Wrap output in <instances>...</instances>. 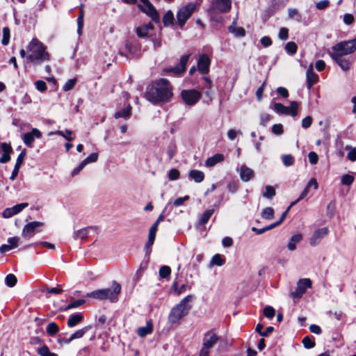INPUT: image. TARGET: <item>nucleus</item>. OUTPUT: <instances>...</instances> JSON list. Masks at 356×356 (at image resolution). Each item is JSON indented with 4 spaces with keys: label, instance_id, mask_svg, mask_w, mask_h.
Segmentation results:
<instances>
[{
    "label": "nucleus",
    "instance_id": "obj_1",
    "mask_svg": "<svg viewBox=\"0 0 356 356\" xmlns=\"http://www.w3.org/2000/svg\"><path fill=\"white\" fill-rule=\"evenodd\" d=\"M172 96V86L164 78L152 81L147 86L145 92V98L153 104L169 102Z\"/></svg>",
    "mask_w": 356,
    "mask_h": 356
},
{
    "label": "nucleus",
    "instance_id": "obj_2",
    "mask_svg": "<svg viewBox=\"0 0 356 356\" xmlns=\"http://www.w3.org/2000/svg\"><path fill=\"white\" fill-rule=\"evenodd\" d=\"M46 46L37 38H33L27 47L29 54L26 63H31L34 66L40 65L44 61L50 60V55L46 50Z\"/></svg>",
    "mask_w": 356,
    "mask_h": 356
},
{
    "label": "nucleus",
    "instance_id": "obj_3",
    "mask_svg": "<svg viewBox=\"0 0 356 356\" xmlns=\"http://www.w3.org/2000/svg\"><path fill=\"white\" fill-rule=\"evenodd\" d=\"M193 298V295H188L184 298L179 303L174 306L168 316V323L171 325L179 324L180 320L188 315L192 306L189 305V302Z\"/></svg>",
    "mask_w": 356,
    "mask_h": 356
},
{
    "label": "nucleus",
    "instance_id": "obj_4",
    "mask_svg": "<svg viewBox=\"0 0 356 356\" xmlns=\"http://www.w3.org/2000/svg\"><path fill=\"white\" fill-rule=\"evenodd\" d=\"M121 293V285L113 280L112 282L111 289L105 288L97 289L88 293L86 297L92 298L99 300H108L111 302H117L119 300L118 296Z\"/></svg>",
    "mask_w": 356,
    "mask_h": 356
},
{
    "label": "nucleus",
    "instance_id": "obj_5",
    "mask_svg": "<svg viewBox=\"0 0 356 356\" xmlns=\"http://www.w3.org/2000/svg\"><path fill=\"white\" fill-rule=\"evenodd\" d=\"M331 49L328 53H337L342 56L351 54L356 51V37L352 40L341 41L332 46Z\"/></svg>",
    "mask_w": 356,
    "mask_h": 356
},
{
    "label": "nucleus",
    "instance_id": "obj_6",
    "mask_svg": "<svg viewBox=\"0 0 356 356\" xmlns=\"http://www.w3.org/2000/svg\"><path fill=\"white\" fill-rule=\"evenodd\" d=\"M270 108L279 115H290L292 117L298 115V103L296 101L290 102V107H287L281 103L271 102Z\"/></svg>",
    "mask_w": 356,
    "mask_h": 356
},
{
    "label": "nucleus",
    "instance_id": "obj_7",
    "mask_svg": "<svg viewBox=\"0 0 356 356\" xmlns=\"http://www.w3.org/2000/svg\"><path fill=\"white\" fill-rule=\"evenodd\" d=\"M141 45L138 41H127L124 45V51H119V54L127 59L138 58L140 56Z\"/></svg>",
    "mask_w": 356,
    "mask_h": 356
},
{
    "label": "nucleus",
    "instance_id": "obj_8",
    "mask_svg": "<svg viewBox=\"0 0 356 356\" xmlns=\"http://www.w3.org/2000/svg\"><path fill=\"white\" fill-rule=\"evenodd\" d=\"M195 9L196 5L194 3H188L178 10L177 13V23L181 28L185 25Z\"/></svg>",
    "mask_w": 356,
    "mask_h": 356
},
{
    "label": "nucleus",
    "instance_id": "obj_9",
    "mask_svg": "<svg viewBox=\"0 0 356 356\" xmlns=\"http://www.w3.org/2000/svg\"><path fill=\"white\" fill-rule=\"evenodd\" d=\"M140 2L141 4L138 5L139 10L149 17L154 23H159V14L149 0H140Z\"/></svg>",
    "mask_w": 356,
    "mask_h": 356
},
{
    "label": "nucleus",
    "instance_id": "obj_10",
    "mask_svg": "<svg viewBox=\"0 0 356 356\" xmlns=\"http://www.w3.org/2000/svg\"><path fill=\"white\" fill-rule=\"evenodd\" d=\"M191 54L183 55L180 57L179 63L174 67H166L163 70L165 73H172L176 76H180L186 70V65Z\"/></svg>",
    "mask_w": 356,
    "mask_h": 356
},
{
    "label": "nucleus",
    "instance_id": "obj_11",
    "mask_svg": "<svg viewBox=\"0 0 356 356\" xmlns=\"http://www.w3.org/2000/svg\"><path fill=\"white\" fill-rule=\"evenodd\" d=\"M181 98L187 106H194L202 97L200 92L195 90H183L180 93Z\"/></svg>",
    "mask_w": 356,
    "mask_h": 356
},
{
    "label": "nucleus",
    "instance_id": "obj_12",
    "mask_svg": "<svg viewBox=\"0 0 356 356\" xmlns=\"http://www.w3.org/2000/svg\"><path fill=\"white\" fill-rule=\"evenodd\" d=\"M231 0H212L209 11L211 14L215 12L227 13L231 9Z\"/></svg>",
    "mask_w": 356,
    "mask_h": 356
},
{
    "label": "nucleus",
    "instance_id": "obj_13",
    "mask_svg": "<svg viewBox=\"0 0 356 356\" xmlns=\"http://www.w3.org/2000/svg\"><path fill=\"white\" fill-rule=\"evenodd\" d=\"M332 59L337 63L341 69L345 72L348 71L352 65V62L342 56H339L337 53H328Z\"/></svg>",
    "mask_w": 356,
    "mask_h": 356
},
{
    "label": "nucleus",
    "instance_id": "obj_14",
    "mask_svg": "<svg viewBox=\"0 0 356 356\" xmlns=\"http://www.w3.org/2000/svg\"><path fill=\"white\" fill-rule=\"evenodd\" d=\"M41 137L42 132L39 129L33 128L30 132L24 134L22 140L27 147L32 148L33 147L35 138H40Z\"/></svg>",
    "mask_w": 356,
    "mask_h": 356
},
{
    "label": "nucleus",
    "instance_id": "obj_15",
    "mask_svg": "<svg viewBox=\"0 0 356 356\" xmlns=\"http://www.w3.org/2000/svg\"><path fill=\"white\" fill-rule=\"evenodd\" d=\"M218 340L219 337L215 333L213 330H211L204 334L202 346L206 348L211 349Z\"/></svg>",
    "mask_w": 356,
    "mask_h": 356
},
{
    "label": "nucleus",
    "instance_id": "obj_16",
    "mask_svg": "<svg viewBox=\"0 0 356 356\" xmlns=\"http://www.w3.org/2000/svg\"><path fill=\"white\" fill-rule=\"evenodd\" d=\"M328 233L329 229L327 227H323L315 230L310 238L309 244L313 247L316 246Z\"/></svg>",
    "mask_w": 356,
    "mask_h": 356
},
{
    "label": "nucleus",
    "instance_id": "obj_17",
    "mask_svg": "<svg viewBox=\"0 0 356 356\" xmlns=\"http://www.w3.org/2000/svg\"><path fill=\"white\" fill-rule=\"evenodd\" d=\"M197 70L202 74H205L209 73V67L211 65V60L206 54H202L197 60Z\"/></svg>",
    "mask_w": 356,
    "mask_h": 356
},
{
    "label": "nucleus",
    "instance_id": "obj_18",
    "mask_svg": "<svg viewBox=\"0 0 356 356\" xmlns=\"http://www.w3.org/2000/svg\"><path fill=\"white\" fill-rule=\"evenodd\" d=\"M312 186L314 187V190H316L318 188V183H317L316 179H314V178H312L309 181V182L307 183V184L306 185V186L305 187V188L303 189V191L300 193L299 197L296 200L292 202L291 203V206H294L298 202H300V200H303L307 195V194L309 193V188Z\"/></svg>",
    "mask_w": 356,
    "mask_h": 356
},
{
    "label": "nucleus",
    "instance_id": "obj_19",
    "mask_svg": "<svg viewBox=\"0 0 356 356\" xmlns=\"http://www.w3.org/2000/svg\"><path fill=\"white\" fill-rule=\"evenodd\" d=\"M307 88L310 90L314 84L318 81V76L314 72L312 65H310L306 72Z\"/></svg>",
    "mask_w": 356,
    "mask_h": 356
},
{
    "label": "nucleus",
    "instance_id": "obj_20",
    "mask_svg": "<svg viewBox=\"0 0 356 356\" xmlns=\"http://www.w3.org/2000/svg\"><path fill=\"white\" fill-rule=\"evenodd\" d=\"M44 224L42 222L33 221L26 224L22 230V236L24 237L32 236L36 230V228L42 226Z\"/></svg>",
    "mask_w": 356,
    "mask_h": 356
},
{
    "label": "nucleus",
    "instance_id": "obj_21",
    "mask_svg": "<svg viewBox=\"0 0 356 356\" xmlns=\"http://www.w3.org/2000/svg\"><path fill=\"white\" fill-rule=\"evenodd\" d=\"M26 149H24L20 154L18 155L15 165L14 166V169L13 170V172L11 173V175L10 177V179L11 180H15L19 173V170L20 168L21 165L23 163V161L24 159V157L26 156Z\"/></svg>",
    "mask_w": 356,
    "mask_h": 356
},
{
    "label": "nucleus",
    "instance_id": "obj_22",
    "mask_svg": "<svg viewBox=\"0 0 356 356\" xmlns=\"http://www.w3.org/2000/svg\"><path fill=\"white\" fill-rule=\"evenodd\" d=\"M238 172H239L241 180L245 182L249 181L254 176V171L245 165H242L241 168L238 169Z\"/></svg>",
    "mask_w": 356,
    "mask_h": 356
},
{
    "label": "nucleus",
    "instance_id": "obj_23",
    "mask_svg": "<svg viewBox=\"0 0 356 356\" xmlns=\"http://www.w3.org/2000/svg\"><path fill=\"white\" fill-rule=\"evenodd\" d=\"M154 29V26L151 22L143 24L136 28V35L138 37L140 38H144L145 37L149 36V33L150 31Z\"/></svg>",
    "mask_w": 356,
    "mask_h": 356
},
{
    "label": "nucleus",
    "instance_id": "obj_24",
    "mask_svg": "<svg viewBox=\"0 0 356 356\" xmlns=\"http://www.w3.org/2000/svg\"><path fill=\"white\" fill-rule=\"evenodd\" d=\"M83 319V315L81 313H74L70 315L67 325L69 327H73L80 323Z\"/></svg>",
    "mask_w": 356,
    "mask_h": 356
},
{
    "label": "nucleus",
    "instance_id": "obj_25",
    "mask_svg": "<svg viewBox=\"0 0 356 356\" xmlns=\"http://www.w3.org/2000/svg\"><path fill=\"white\" fill-rule=\"evenodd\" d=\"M225 160V156L222 154H216L213 156L209 157L206 161L205 165L207 167H213L217 163H220Z\"/></svg>",
    "mask_w": 356,
    "mask_h": 356
},
{
    "label": "nucleus",
    "instance_id": "obj_26",
    "mask_svg": "<svg viewBox=\"0 0 356 356\" xmlns=\"http://www.w3.org/2000/svg\"><path fill=\"white\" fill-rule=\"evenodd\" d=\"M297 286L298 288V291L305 293L307 289L312 288V280L309 278L300 279L297 282Z\"/></svg>",
    "mask_w": 356,
    "mask_h": 356
},
{
    "label": "nucleus",
    "instance_id": "obj_27",
    "mask_svg": "<svg viewBox=\"0 0 356 356\" xmlns=\"http://www.w3.org/2000/svg\"><path fill=\"white\" fill-rule=\"evenodd\" d=\"M302 239L301 234H296L293 235L289 240L287 248L289 250L293 251L296 249L297 243H300Z\"/></svg>",
    "mask_w": 356,
    "mask_h": 356
},
{
    "label": "nucleus",
    "instance_id": "obj_28",
    "mask_svg": "<svg viewBox=\"0 0 356 356\" xmlns=\"http://www.w3.org/2000/svg\"><path fill=\"white\" fill-rule=\"evenodd\" d=\"M228 30L236 37H243L245 35V31L243 27H236V20L228 27Z\"/></svg>",
    "mask_w": 356,
    "mask_h": 356
},
{
    "label": "nucleus",
    "instance_id": "obj_29",
    "mask_svg": "<svg viewBox=\"0 0 356 356\" xmlns=\"http://www.w3.org/2000/svg\"><path fill=\"white\" fill-rule=\"evenodd\" d=\"M188 177L196 183H200L204 179V173L198 170H191L188 173Z\"/></svg>",
    "mask_w": 356,
    "mask_h": 356
},
{
    "label": "nucleus",
    "instance_id": "obj_30",
    "mask_svg": "<svg viewBox=\"0 0 356 356\" xmlns=\"http://www.w3.org/2000/svg\"><path fill=\"white\" fill-rule=\"evenodd\" d=\"M153 331V325L151 322H147V325L143 327H140L137 330V334L140 337H145Z\"/></svg>",
    "mask_w": 356,
    "mask_h": 356
},
{
    "label": "nucleus",
    "instance_id": "obj_31",
    "mask_svg": "<svg viewBox=\"0 0 356 356\" xmlns=\"http://www.w3.org/2000/svg\"><path fill=\"white\" fill-rule=\"evenodd\" d=\"M131 113V106L128 105L126 108H124L118 112H116L114 115L115 119L118 118H124L127 119L130 117Z\"/></svg>",
    "mask_w": 356,
    "mask_h": 356
},
{
    "label": "nucleus",
    "instance_id": "obj_32",
    "mask_svg": "<svg viewBox=\"0 0 356 356\" xmlns=\"http://www.w3.org/2000/svg\"><path fill=\"white\" fill-rule=\"evenodd\" d=\"M225 257L220 254H214L210 261L211 266H222L225 264Z\"/></svg>",
    "mask_w": 356,
    "mask_h": 356
},
{
    "label": "nucleus",
    "instance_id": "obj_33",
    "mask_svg": "<svg viewBox=\"0 0 356 356\" xmlns=\"http://www.w3.org/2000/svg\"><path fill=\"white\" fill-rule=\"evenodd\" d=\"M88 229L89 227H83L77 231H75L73 234V238L74 240L81 239L84 240L87 238L88 236Z\"/></svg>",
    "mask_w": 356,
    "mask_h": 356
},
{
    "label": "nucleus",
    "instance_id": "obj_34",
    "mask_svg": "<svg viewBox=\"0 0 356 356\" xmlns=\"http://www.w3.org/2000/svg\"><path fill=\"white\" fill-rule=\"evenodd\" d=\"M175 21L174 14L171 10H168L163 17V23L164 26L173 25Z\"/></svg>",
    "mask_w": 356,
    "mask_h": 356
},
{
    "label": "nucleus",
    "instance_id": "obj_35",
    "mask_svg": "<svg viewBox=\"0 0 356 356\" xmlns=\"http://www.w3.org/2000/svg\"><path fill=\"white\" fill-rule=\"evenodd\" d=\"M214 212V209H207L204 211L202 216L199 220V223L200 225H204L210 219L211 216L213 215Z\"/></svg>",
    "mask_w": 356,
    "mask_h": 356
},
{
    "label": "nucleus",
    "instance_id": "obj_36",
    "mask_svg": "<svg viewBox=\"0 0 356 356\" xmlns=\"http://www.w3.org/2000/svg\"><path fill=\"white\" fill-rule=\"evenodd\" d=\"M91 328H92V327L90 325H88V326L83 327V328H81L80 330H76L71 335V339H72L74 340V339H80V338L83 337V336L86 332H88Z\"/></svg>",
    "mask_w": 356,
    "mask_h": 356
},
{
    "label": "nucleus",
    "instance_id": "obj_37",
    "mask_svg": "<svg viewBox=\"0 0 356 356\" xmlns=\"http://www.w3.org/2000/svg\"><path fill=\"white\" fill-rule=\"evenodd\" d=\"M302 343L307 349L312 348L315 346L314 337L312 335L306 336L302 339Z\"/></svg>",
    "mask_w": 356,
    "mask_h": 356
},
{
    "label": "nucleus",
    "instance_id": "obj_38",
    "mask_svg": "<svg viewBox=\"0 0 356 356\" xmlns=\"http://www.w3.org/2000/svg\"><path fill=\"white\" fill-rule=\"evenodd\" d=\"M172 210V206L170 202H168L163 210L162 211L161 213L159 216L158 218L156 219V222H158V223H160L161 221L164 220V218L165 216L169 215V213Z\"/></svg>",
    "mask_w": 356,
    "mask_h": 356
},
{
    "label": "nucleus",
    "instance_id": "obj_39",
    "mask_svg": "<svg viewBox=\"0 0 356 356\" xmlns=\"http://www.w3.org/2000/svg\"><path fill=\"white\" fill-rule=\"evenodd\" d=\"M171 273V268L168 266H162L159 269L161 278L169 280Z\"/></svg>",
    "mask_w": 356,
    "mask_h": 356
},
{
    "label": "nucleus",
    "instance_id": "obj_40",
    "mask_svg": "<svg viewBox=\"0 0 356 356\" xmlns=\"http://www.w3.org/2000/svg\"><path fill=\"white\" fill-rule=\"evenodd\" d=\"M17 279L14 274H8L5 278V284L8 287H13L16 285Z\"/></svg>",
    "mask_w": 356,
    "mask_h": 356
},
{
    "label": "nucleus",
    "instance_id": "obj_41",
    "mask_svg": "<svg viewBox=\"0 0 356 356\" xmlns=\"http://www.w3.org/2000/svg\"><path fill=\"white\" fill-rule=\"evenodd\" d=\"M46 330L49 335L53 336L58 332L59 327L55 322H51L47 325Z\"/></svg>",
    "mask_w": 356,
    "mask_h": 356
},
{
    "label": "nucleus",
    "instance_id": "obj_42",
    "mask_svg": "<svg viewBox=\"0 0 356 356\" xmlns=\"http://www.w3.org/2000/svg\"><path fill=\"white\" fill-rule=\"evenodd\" d=\"M261 216L264 219L271 220L274 217V209L272 207H266L263 209Z\"/></svg>",
    "mask_w": 356,
    "mask_h": 356
},
{
    "label": "nucleus",
    "instance_id": "obj_43",
    "mask_svg": "<svg viewBox=\"0 0 356 356\" xmlns=\"http://www.w3.org/2000/svg\"><path fill=\"white\" fill-rule=\"evenodd\" d=\"M37 352L40 356H58L57 354L50 352L48 346L46 345H43L42 347L38 348Z\"/></svg>",
    "mask_w": 356,
    "mask_h": 356
},
{
    "label": "nucleus",
    "instance_id": "obj_44",
    "mask_svg": "<svg viewBox=\"0 0 356 356\" xmlns=\"http://www.w3.org/2000/svg\"><path fill=\"white\" fill-rule=\"evenodd\" d=\"M10 37V29L7 26L3 28V38L1 43L3 45L6 46L9 44Z\"/></svg>",
    "mask_w": 356,
    "mask_h": 356
},
{
    "label": "nucleus",
    "instance_id": "obj_45",
    "mask_svg": "<svg viewBox=\"0 0 356 356\" xmlns=\"http://www.w3.org/2000/svg\"><path fill=\"white\" fill-rule=\"evenodd\" d=\"M284 49L289 54L293 55L298 50V46L294 42H288L286 44Z\"/></svg>",
    "mask_w": 356,
    "mask_h": 356
},
{
    "label": "nucleus",
    "instance_id": "obj_46",
    "mask_svg": "<svg viewBox=\"0 0 356 356\" xmlns=\"http://www.w3.org/2000/svg\"><path fill=\"white\" fill-rule=\"evenodd\" d=\"M77 82L76 78L68 79L63 86V90L65 92L69 91L73 89Z\"/></svg>",
    "mask_w": 356,
    "mask_h": 356
},
{
    "label": "nucleus",
    "instance_id": "obj_47",
    "mask_svg": "<svg viewBox=\"0 0 356 356\" xmlns=\"http://www.w3.org/2000/svg\"><path fill=\"white\" fill-rule=\"evenodd\" d=\"M275 189L271 186H266L263 196L267 199H272L275 195Z\"/></svg>",
    "mask_w": 356,
    "mask_h": 356
},
{
    "label": "nucleus",
    "instance_id": "obj_48",
    "mask_svg": "<svg viewBox=\"0 0 356 356\" xmlns=\"http://www.w3.org/2000/svg\"><path fill=\"white\" fill-rule=\"evenodd\" d=\"M176 153V145L175 143H171L168 145L166 150V154L168 157V160L170 161L173 159Z\"/></svg>",
    "mask_w": 356,
    "mask_h": 356
},
{
    "label": "nucleus",
    "instance_id": "obj_49",
    "mask_svg": "<svg viewBox=\"0 0 356 356\" xmlns=\"http://www.w3.org/2000/svg\"><path fill=\"white\" fill-rule=\"evenodd\" d=\"M336 202L334 200L331 201L327 206V216L332 218L335 214Z\"/></svg>",
    "mask_w": 356,
    "mask_h": 356
},
{
    "label": "nucleus",
    "instance_id": "obj_50",
    "mask_svg": "<svg viewBox=\"0 0 356 356\" xmlns=\"http://www.w3.org/2000/svg\"><path fill=\"white\" fill-rule=\"evenodd\" d=\"M86 303L85 299L74 300L71 298L70 303L68 304V307L71 309L78 308Z\"/></svg>",
    "mask_w": 356,
    "mask_h": 356
},
{
    "label": "nucleus",
    "instance_id": "obj_51",
    "mask_svg": "<svg viewBox=\"0 0 356 356\" xmlns=\"http://www.w3.org/2000/svg\"><path fill=\"white\" fill-rule=\"evenodd\" d=\"M282 160L284 165L286 167L291 166L294 163V158L291 154L282 155Z\"/></svg>",
    "mask_w": 356,
    "mask_h": 356
},
{
    "label": "nucleus",
    "instance_id": "obj_52",
    "mask_svg": "<svg viewBox=\"0 0 356 356\" xmlns=\"http://www.w3.org/2000/svg\"><path fill=\"white\" fill-rule=\"evenodd\" d=\"M275 314V310L273 307L268 305L264 307V315L267 318H269V319L273 318L274 317Z\"/></svg>",
    "mask_w": 356,
    "mask_h": 356
},
{
    "label": "nucleus",
    "instance_id": "obj_53",
    "mask_svg": "<svg viewBox=\"0 0 356 356\" xmlns=\"http://www.w3.org/2000/svg\"><path fill=\"white\" fill-rule=\"evenodd\" d=\"M154 243V241L147 239V242L144 246L145 256V257L149 258L151 252H152V247Z\"/></svg>",
    "mask_w": 356,
    "mask_h": 356
},
{
    "label": "nucleus",
    "instance_id": "obj_54",
    "mask_svg": "<svg viewBox=\"0 0 356 356\" xmlns=\"http://www.w3.org/2000/svg\"><path fill=\"white\" fill-rule=\"evenodd\" d=\"M354 177L349 174H346L341 177V184L344 186H350L354 181Z\"/></svg>",
    "mask_w": 356,
    "mask_h": 356
},
{
    "label": "nucleus",
    "instance_id": "obj_55",
    "mask_svg": "<svg viewBox=\"0 0 356 356\" xmlns=\"http://www.w3.org/2000/svg\"><path fill=\"white\" fill-rule=\"evenodd\" d=\"M180 172L177 169L172 168L168 172V179L170 181H175L179 178Z\"/></svg>",
    "mask_w": 356,
    "mask_h": 356
},
{
    "label": "nucleus",
    "instance_id": "obj_56",
    "mask_svg": "<svg viewBox=\"0 0 356 356\" xmlns=\"http://www.w3.org/2000/svg\"><path fill=\"white\" fill-rule=\"evenodd\" d=\"M98 159V154L96 152L90 154L88 156H87L84 160H83V163L86 165L88 163L96 162Z\"/></svg>",
    "mask_w": 356,
    "mask_h": 356
},
{
    "label": "nucleus",
    "instance_id": "obj_57",
    "mask_svg": "<svg viewBox=\"0 0 356 356\" xmlns=\"http://www.w3.org/2000/svg\"><path fill=\"white\" fill-rule=\"evenodd\" d=\"M28 206H29V204L26 202L21 203V204H16V205L12 207L11 209L13 210L14 214L16 215V214L19 213V212H21L24 209H25Z\"/></svg>",
    "mask_w": 356,
    "mask_h": 356
},
{
    "label": "nucleus",
    "instance_id": "obj_58",
    "mask_svg": "<svg viewBox=\"0 0 356 356\" xmlns=\"http://www.w3.org/2000/svg\"><path fill=\"white\" fill-rule=\"evenodd\" d=\"M227 188L231 193H235L238 188V182L235 181H229L227 185Z\"/></svg>",
    "mask_w": 356,
    "mask_h": 356
},
{
    "label": "nucleus",
    "instance_id": "obj_59",
    "mask_svg": "<svg viewBox=\"0 0 356 356\" xmlns=\"http://www.w3.org/2000/svg\"><path fill=\"white\" fill-rule=\"evenodd\" d=\"M272 132L275 135H281L284 132L283 125L282 124H275L272 127Z\"/></svg>",
    "mask_w": 356,
    "mask_h": 356
},
{
    "label": "nucleus",
    "instance_id": "obj_60",
    "mask_svg": "<svg viewBox=\"0 0 356 356\" xmlns=\"http://www.w3.org/2000/svg\"><path fill=\"white\" fill-rule=\"evenodd\" d=\"M35 86L37 90L41 92H45L47 90V84L44 81L42 80H38L35 81Z\"/></svg>",
    "mask_w": 356,
    "mask_h": 356
},
{
    "label": "nucleus",
    "instance_id": "obj_61",
    "mask_svg": "<svg viewBox=\"0 0 356 356\" xmlns=\"http://www.w3.org/2000/svg\"><path fill=\"white\" fill-rule=\"evenodd\" d=\"M271 120V115L268 113H262L260 115V124L265 127Z\"/></svg>",
    "mask_w": 356,
    "mask_h": 356
},
{
    "label": "nucleus",
    "instance_id": "obj_62",
    "mask_svg": "<svg viewBox=\"0 0 356 356\" xmlns=\"http://www.w3.org/2000/svg\"><path fill=\"white\" fill-rule=\"evenodd\" d=\"M19 241V238L17 236L10 237L8 238V243L11 250L17 247Z\"/></svg>",
    "mask_w": 356,
    "mask_h": 356
},
{
    "label": "nucleus",
    "instance_id": "obj_63",
    "mask_svg": "<svg viewBox=\"0 0 356 356\" xmlns=\"http://www.w3.org/2000/svg\"><path fill=\"white\" fill-rule=\"evenodd\" d=\"M312 121L313 119L311 116L309 115L305 117L302 120V127L305 129L309 128L312 124Z\"/></svg>",
    "mask_w": 356,
    "mask_h": 356
},
{
    "label": "nucleus",
    "instance_id": "obj_64",
    "mask_svg": "<svg viewBox=\"0 0 356 356\" xmlns=\"http://www.w3.org/2000/svg\"><path fill=\"white\" fill-rule=\"evenodd\" d=\"M279 38L282 40H286L289 38V30L287 28L282 27L279 31Z\"/></svg>",
    "mask_w": 356,
    "mask_h": 356
}]
</instances>
